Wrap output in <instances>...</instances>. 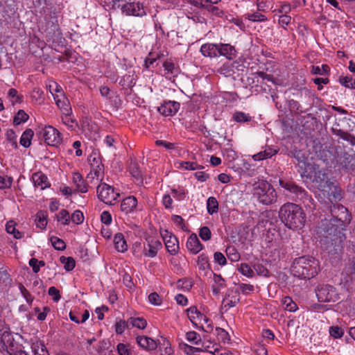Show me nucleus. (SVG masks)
I'll use <instances>...</instances> for the list:
<instances>
[{"label":"nucleus","instance_id":"4468645a","mask_svg":"<svg viewBox=\"0 0 355 355\" xmlns=\"http://www.w3.org/2000/svg\"><path fill=\"white\" fill-rule=\"evenodd\" d=\"M239 302V294L234 291H228V293L222 302V309L225 311L235 306Z\"/></svg>","mask_w":355,"mask_h":355},{"label":"nucleus","instance_id":"f257e3e1","mask_svg":"<svg viewBox=\"0 0 355 355\" xmlns=\"http://www.w3.org/2000/svg\"><path fill=\"white\" fill-rule=\"evenodd\" d=\"M295 157L298 161L299 171L302 178H306L311 180L315 189L314 193L315 197L322 203L332 202L337 197L336 196V188L329 181L327 180L324 173L317 170L314 165L308 162L307 159H301L300 153Z\"/></svg>","mask_w":355,"mask_h":355},{"label":"nucleus","instance_id":"c9c22d12","mask_svg":"<svg viewBox=\"0 0 355 355\" xmlns=\"http://www.w3.org/2000/svg\"><path fill=\"white\" fill-rule=\"evenodd\" d=\"M31 348L35 355H49L45 345L41 342H35L32 344Z\"/></svg>","mask_w":355,"mask_h":355},{"label":"nucleus","instance_id":"680f3d73","mask_svg":"<svg viewBox=\"0 0 355 355\" xmlns=\"http://www.w3.org/2000/svg\"><path fill=\"white\" fill-rule=\"evenodd\" d=\"M199 236L203 241H209L211 236V232L209 227H202L200 229Z\"/></svg>","mask_w":355,"mask_h":355},{"label":"nucleus","instance_id":"09e8293b","mask_svg":"<svg viewBox=\"0 0 355 355\" xmlns=\"http://www.w3.org/2000/svg\"><path fill=\"white\" fill-rule=\"evenodd\" d=\"M128 328H130V324H128V320L127 322L122 320L116 321L115 331L117 334H122L125 330Z\"/></svg>","mask_w":355,"mask_h":355},{"label":"nucleus","instance_id":"b1692460","mask_svg":"<svg viewBox=\"0 0 355 355\" xmlns=\"http://www.w3.org/2000/svg\"><path fill=\"white\" fill-rule=\"evenodd\" d=\"M278 153L277 149L272 148L270 146L266 147L263 150L259 152L252 156L254 161L259 162L271 158Z\"/></svg>","mask_w":355,"mask_h":355},{"label":"nucleus","instance_id":"aec40b11","mask_svg":"<svg viewBox=\"0 0 355 355\" xmlns=\"http://www.w3.org/2000/svg\"><path fill=\"white\" fill-rule=\"evenodd\" d=\"M186 245L188 250L194 254H198L202 249V245L195 234H192L188 238Z\"/></svg>","mask_w":355,"mask_h":355},{"label":"nucleus","instance_id":"052dcab7","mask_svg":"<svg viewBox=\"0 0 355 355\" xmlns=\"http://www.w3.org/2000/svg\"><path fill=\"white\" fill-rule=\"evenodd\" d=\"M116 349L119 355H132L129 346L124 343H119Z\"/></svg>","mask_w":355,"mask_h":355},{"label":"nucleus","instance_id":"8fccbe9b","mask_svg":"<svg viewBox=\"0 0 355 355\" xmlns=\"http://www.w3.org/2000/svg\"><path fill=\"white\" fill-rule=\"evenodd\" d=\"M218 340L223 343H228L230 340V338L227 331L221 328H216Z\"/></svg>","mask_w":355,"mask_h":355},{"label":"nucleus","instance_id":"423d86ee","mask_svg":"<svg viewBox=\"0 0 355 355\" xmlns=\"http://www.w3.org/2000/svg\"><path fill=\"white\" fill-rule=\"evenodd\" d=\"M187 317L193 326L205 331H210L213 329L212 322L209 317L202 313L196 306H191L187 309Z\"/></svg>","mask_w":355,"mask_h":355},{"label":"nucleus","instance_id":"412c9836","mask_svg":"<svg viewBox=\"0 0 355 355\" xmlns=\"http://www.w3.org/2000/svg\"><path fill=\"white\" fill-rule=\"evenodd\" d=\"M200 52L205 57L215 58L218 56V44L206 43L200 47Z\"/></svg>","mask_w":355,"mask_h":355},{"label":"nucleus","instance_id":"2f4dec72","mask_svg":"<svg viewBox=\"0 0 355 355\" xmlns=\"http://www.w3.org/2000/svg\"><path fill=\"white\" fill-rule=\"evenodd\" d=\"M34 132L31 129H26L21 135L20 144L24 148H28L31 144V140Z\"/></svg>","mask_w":355,"mask_h":355},{"label":"nucleus","instance_id":"9d476101","mask_svg":"<svg viewBox=\"0 0 355 355\" xmlns=\"http://www.w3.org/2000/svg\"><path fill=\"white\" fill-rule=\"evenodd\" d=\"M316 295L320 302H336L339 299V295L335 288L330 285H321L316 290Z\"/></svg>","mask_w":355,"mask_h":355},{"label":"nucleus","instance_id":"2eb2a0df","mask_svg":"<svg viewBox=\"0 0 355 355\" xmlns=\"http://www.w3.org/2000/svg\"><path fill=\"white\" fill-rule=\"evenodd\" d=\"M55 104L62 111V114H71L72 110L69 105V100L66 98L64 94H60L58 96H54Z\"/></svg>","mask_w":355,"mask_h":355},{"label":"nucleus","instance_id":"774afa93","mask_svg":"<svg viewBox=\"0 0 355 355\" xmlns=\"http://www.w3.org/2000/svg\"><path fill=\"white\" fill-rule=\"evenodd\" d=\"M48 294L53 297L55 302H58L60 298L59 291L54 286L49 288Z\"/></svg>","mask_w":355,"mask_h":355},{"label":"nucleus","instance_id":"1a4fd4ad","mask_svg":"<svg viewBox=\"0 0 355 355\" xmlns=\"http://www.w3.org/2000/svg\"><path fill=\"white\" fill-rule=\"evenodd\" d=\"M122 14L126 16L143 17L146 15L142 3L132 1L119 5Z\"/></svg>","mask_w":355,"mask_h":355},{"label":"nucleus","instance_id":"ea45409f","mask_svg":"<svg viewBox=\"0 0 355 355\" xmlns=\"http://www.w3.org/2000/svg\"><path fill=\"white\" fill-rule=\"evenodd\" d=\"M207 209L209 214L212 215L218 211V202L216 198L209 197L207 200Z\"/></svg>","mask_w":355,"mask_h":355},{"label":"nucleus","instance_id":"bb28decb","mask_svg":"<svg viewBox=\"0 0 355 355\" xmlns=\"http://www.w3.org/2000/svg\"><path fill=\"white\" fill-rule=\"evenodd\" d=\"M114 244L116 250L119 252H125L128 250L127 243L121 233H117L114 235Z\"/></svg>","mask_w":355,"mask_h":355},{"label":"nucleus","instance_id":"a878e982","mask_svg":"<svg viewBox=\"0 0 355 355\" xmlns=\"http://www.w3.org/2000/svg\"><path fill=\"white\" fill-rule=\"evenodd\" d=\"M159 351L161 355H174L170 341L164 337L159 340Z\"/></svg>","mask_w":355,"mask_h":355},{"label":"nucleus","instance_id":"603ef678","mask_svg":"<svg viewBox=\"0 0 355 355\" xmlns=\"http://www.w3.org/2000/svg\"><path fill=\"white\" fill-rule=\"evenodd\" d=\"M28 117V115L24 110H19L14 118V123L15 125H19L21 123L27 121Z\"/></svg>","mask_w":355,"mask_h":355},{"label":"nucleus","instance_id":"f704fd0d","mask_svg":"<svg viewBox=\"0 0 355 355\" xmlns=\"http://www.w3.org/2000/svg\"><path fill=\"white\" fill-rule=\"evenodd\" d=\"M56 220L63 225H67L71 221V216L66 209H61L56 215Z\"/></svg>","mask_w":355,"mask_h":355},{"label":"nucleus","instance_id":"4c0bfd02","mask_svg":"<svg viewBox=\"0 0 355 355\" xmlns=\"http://www.w3.org/2000/svg\"><path fill=\"white\" fill-rule=\"evenodd\" d=\"M185 338L188 342L193 345H198L202 341L200 335L194 331H188L185 335Z\"/></svg>","mask_w":355,"mask_h":355},{"label":"nucleus","instance_id":"e2e57ef3","mask_svg":"<svg viewBox=\"0 0 355 355\" xmlns=\"http://www.w3.org/2000/svg\"><path fill=\"white\" fill-rule=\"evenodd\" d=\"M340 83L342 85L347 88H352L355 85V80L349 76H344L340 78Z\"/></svg>","mask_w":355,"mask_h":355},{"label":"nucleus","instance_id":"20e7f679","mask_svg":"<svg viewBox=\"0 0 355 355\" xmlns=\"http://www.w3.org/2000/svg\"><path fill=\"white\" fill-rule=\"evenodd\" d=\"M331 213V218H324L322 220V227L329 235L337 232L340 233V231L343 230L346 225L351 221L347 209L343 205L334 206Z\"/></svg>","mask_w":355,"mask_h":355},{"label":"nucleus","instance_id":"a18cd8bd","mask_svg":"<svg viewBox=\"0 0 355 355\" xmlns=\"http://www.w3.org/2000/svg\"><path fill=\"white\" fill-rule=\"evenodd\" d=\"M60 259L67 271H71L74 268L76 262L72 257H61Z\"/></svg>","mask_w":355,"mask_h":355},{"label":"nucleus","instance_id":"69168bd1","mask_svg":"<svg viewBox=\"0 0 355 355\" xmlns=\"http://www.w3.org/2000/svg\"><path fill=\"white\" fill-rule=\"evenodd\" d=\"M148 302L155 306L160 305L162 299L157 293H152L148 295Z\"/></svg>","mask_w":355,"mask_h":355},{"label":"nucleus","instance_id":"a19ab883","mask_svg":"<svg viewBox=\"0 0 355 355\" xmlns=\"http://www.w3.org/2000/svg\"><path fill=\"white\" fill-rule=\"evenodd\" d=\"M279 185L282 188H284L288 191H290L291 192L295 193H298L302 192V189L301 188H300L297 185L293 184L292 182H284V180H280Z\"/></svg>","mask_w":355,"mask_h":355},{"label":"nucleus","instance_id":"c03bdc74","mask_svg":"<svg viewBox=\"0 0 355 355\" xmlns=\"http://www.w3.org/2000/svg\"><path fill=\"white\" fill-rule=\"evenodd\" d=\"M180 348L187 355H196V353L203 351L202 348L191 347L186 343L180 344Z\"/></svg>","mask_w":355,"mask_h":355},{"label":"nucleus","instance_id":"0eeeda50","mask_svg":"<svg viewBox=\"0 0 355 355\" xmlns=\"http://www.w3.org/2000/svg\"><path fill=\"white\" fill-rule=\"evenodd\" d=\"M97 193L98 198L104 203L107 205L114 204L119 196V193L114 189L105 184H100L97 187Z\"/></svg>","mask_w":355,"mask_h":355},{"label":"nucleus","instance_id":"49530a36","mask_svg":"<svg viewBox=\"0 0 355 355\" xmlns=\"http://www.w3.org/2000/svg\"><path fill=\"white\" fill-rule=\"evenodd\" d=\"M245 18L248 19L250 21L253 22H261V21H265L267 20V18L265 15L259 13V12H256L252 14H246Z\"/></svg>","mask_w":355,"mask_h":355},{"label":"nucleus","instance_id":"4be33fe9","mask_svg":"<svg viewBox=\"0 0 355 355\" xmlns=\"http://www.w3.org/2000/svg\"><path fill=\"white\" fill-rule=\"evenodd\" d=\"M226 287V284L225 279L220 275L217 274H214L213 275V283L211 284V292L214 295H219L221 290L224 289Z\"/></svg>","mask_w":355,"mask_h":355},{"label":"nucleus","instance_id":"cd10ccee","mask_svg":"<svg viewBox=\"0 0 355 355\" xmlns=\"http://www.w3.org/2000/svg\"><path fill=\"white\" fill-rule=\"evenodd\" d=\"M163 67L164 69V75L169 79L172 77L177 76L179 73V69L171 62H165L163 64Z\"/></svg>","mask_w":355,"mask_h":355},{"label":"nucleus","instance_id":"bf43d9fd","mask_svg":"<svg viewBox=\"0 0 355 355\" xmlns=\"http://www.w3.org/2000/svg\"><path fill=\"white\" fill-rule=\"evenodd\" d=\"M12 178L7 175H0V189H8L12 185Z\"/></svg>","mask_w":355,"mask_h":355},{"label":"nucleus","instance_id":"f8f14e48","mask_svg":"<svg viewBox=\"0 0 355 355\" xmlns=\"http://www.w3.org/2000/svg\"><path fill=\"white\" fill-rule=\"evenodd\" d=\"M166 248L171 254H176L179 250V243L177 238L167 230L161 232Z\"/></svg>","mask_w":355,"mask_h":355},{"label":"nucleus","instance_id":"e433bc0d","mask_svg":"<svg viewBox=\"0 0 355 355\" xmlns=\"http://www.w3.org/2000/svg\"><path fill=\"white\" fill-rule=\"evenodd\" d=\"M171 196L176 200L182 201L187 198V191L182 187L172 189Z\"/></svg>","mask_w":355,"mask_h":355},{"label":"nucleus","instance_id":"0e129e2a","mask_svg":"<svg viewBox=\"0 0 355 355\" xmlns=\"http://www.w3.org/2000/svg\"><path fill=\"white\" fill-rule=\"evenodd\" d=\"M214 259L216 263L221 266L226 265L227 259L224 254L220 252H216L214 254Z\"/></svg>","mask_w":355,"mask_h":355},{"label":"nucleus","instance_id":"5701e85b","mask_svg":"<svg viewBox=\"0 0 355 355\" xmlns=\"http://www.w3.org/2000/svg\"><path fill=\"white\" fill-rule=\"evenodd\" d=\"M137 205V198L134 196H129L121 202V210L125 214L131 213L136 209Z\"/></svg>","mask_w":355,"mask_h":355},{"label":"nucleus","instance_id":"7ed1b4c3","mask_svg":"<svg viewBox=\"0 0 355 355\" xmlns=\"http://www.w3.org/2000/svg\"><path fill=\"white\" fill-rule=\"evenodd\" d=\"M279 217L284 225L291 230H301L305 225L306 214L299 205L286 203L279 210Z\"/></svg>","mask_w":355,"mask_h":355},{"label":"nucleus","instance_id":"f3484780","mask_svg":"<svg viewBox=\"0 0 355 355\" xmlns=\"http://www.w3.org/2000/svg\"><path fill=\"white\" fill-rule=\"evenodd\" d=\"M236 51L230 44H218V56H224L228 60H233L236 57Z\"/></svg>","mask_w":355,"mask_h":355},{"label":"nucleus","instance_id":"864d4df0","mask_svg":"<svg viewBox=\"0 0 355 355\" xmlns=\"http://www.w3.org/2000/svg\"><path fill=\"white\" fill-rule=\"evenodd\" d=\"M329 71V67L326 64H323L321 67L313 66L311 69L312 73L315 75H324L328 73Z\"/></svg>","mask_w":355,"mask_h":355},{"label":"nucleus","instance_id":"6e6552de","mask_svg":"<svg viewBox=\"0 0 355 355\" xmlns=\"http://www.w3.org/2000/svg\"><path fill=\"white\" fill-rule=\"evenodd\" d=\"M46 144L51 146H58L62 141L61 133L51 125H46L40 132Z\"/></svg>","mask_w":355,"mask_h":355},{"label":"nucleus","instance_id":"13d9d810","mask_svg":"<svg viewBox=\"0 0 355 355\" xmlns=\"http://www.w3.org/2000/svg\"><path fill=\"white\" fill-rule=\"evenodd\" d=\"M329 334L334 338H340L344 334V331L341 327L334 326L329 328Z\"/></svg>","mask_w":355,"mask_h":355},{"label":"nucleus","instance_id":"c85d7f7f","mask_svg":"<svg viewBox=\"0 0 355 355\" xmlns=\"http://www.w3.org/2000/svg\"><path fill=\"white\" fill-rule=\"evenodd\" d=\"M197 266L200 272L207 275L210 270L208 257L205 254L200 255L198 257Z\"/></svg>","mask_w":355,"mask_h":355},{"label":"nucleus","instance_id":"c756f323","mask_svg":"<svg viewBox=\"0 0 355 355\" xmlns=\"http://www.w3.org/2000/svg\"><path fill=\"white\" fill-rule=\"evenodd\" d=\"M174 166L178 169L194 171L199 168V166L196 162H184L178 160L174 162Z\"/></svg>","mask_w":355,"mask_h":355},{"label":"nucleus","instance_id":"6ab92c4d","mask_svg":"<svg viewBox=\"0 0 355 355\" xmlns=\"http://www.w3.org/2000/svg\"><path fill=\"white\" fill-rule=\"evenodd\" d=\"M104 176V166H96V168H91L90 172L87 175V179L91 183L94 184L101 182Z\"/></svg>","mask_w":355,"mask_h":355},{"label":"nucleus","instance_id":"ddd939ff","mask_svg":"<svg viewBox=\"0 0 355 355\" xmlns=\"http://www.w3.org/2000/svg\"><path fill=\"white\" fill-rule=\"evenodd\" d=\"M180 109V103L176 101L164 102L158 107V111L164 116H173Z\"/></svg>","mask_w":355,"mask_h":355},{"label":"nucleus","instance_id":"58836bf2","mask_svg":"<svg viewBox=\"0 0 355 355\" xmlns=\"http://www.w3.org/2000/svg\"><path fill=\"white\" fill-rule=\"evenodd\" d=\"M15 225V223L12 220L8 221L6 223V230L8 234H12L15 239H19L22 237V233L16 230Z\"/></svg>","mask_w":355,"mask_h":355},{"label":"nucleus","instance_id":"7c9ffc66","mask_svg":"<svg viewBox=\"0 0 355 355\" xmlns=\"http://www.w3.org/2000/svg\"><path fill=\"white\" fill-rule=\"evenodd\" d=\"M128 324L130 328L144 329L147 326V321L144 318L131 317L128 319Z\"/></svg>","mask_w":355,"mask_h":355},{"label":"nucleus","instance_id":"f03ea898","mask_svg":"<svg viewBox=\"0 0 355 355\" xmlns=\"http://www.w3.org/2000/svg\"><path fill=\"white\" fill-rule=\"evenodd\" d=\"M320 271V262L311 256H302L296 258L291 266L293 276L301 279H311Z\"/></svg>","mask_w":355,"mask_h":355},{"label":"nucleus","instance_id":"338daca9","mask_svg":"<svg viewBox=\"0 0 355 355\" xmlns=\"http://www.w3.org/2000/svg\"><path fill=\"white\" fill-rule=\"evenodd\" d=\"M129 170L132 175L136 179L139 180L141 178V173L136 164L131 163Z\"/></svg>","mask_w":355,"mask_h":355},{"label":"nucleus","instance_id":"6e6d98bb","mask_svg":"<svg viewBox=\"0 0 355 355\" xmlns=\"http://www.w3.org/2000/svg\"><path fill=\"white\" fill-rule=\"evenodd\" d=\"M233 119L234 121H236L238 123H242V122H247L249 121L251 119V117L242 112H236L233 114Z\"/></svg>","mask_w":355,"mask_h":355},{"label":"nucleus","instance_id":"5fc2aeb1","mask_svg":"<svg viewBox=\"0 0 355 355\" xmlns=\"http://www.w3.org/2000/svg\"><path fill=\"white\" fill-rule=\"evenodd\" d=\"M239 271L248 277H252L254 275L253 270L246 263H241L239 267Z\"/></svg>","mask_w":355,"mask_h":355},{"label":"nucleus","instance_id":"de8ad7c7","mask_svg":"<svg viewBox=\"0 0 355 355\" xmlns=\"http://www.w3.org/2000/svg\"><path fill=\"white\" fill-rule=\"evenodd\" d=\"M50 241L55 250H64L66 248V244L64 241L57 236H51Z\"/></svg>","mask_w":355,"mask_h":355},{"label":"nucleus","instance_id":"a211bd4d","mask_svg":"<svg viewBox=\"0 0 355 355\" xmlns=\"http://www.w3.org/2000/svg\"><path fill=\"white\" fill-rule=\"evenodd\" d=\"M136 340L139 346L146 350H154L158 346L155 340L148 336H139Z\"/></svg>","mask_w":355,"mask_h":355},{"label":"nucleus","instance_id":"39448f33","mask_svg":"<svg viewBox=\"0 0 355 355\" xmlns=\"http://www.w3.org/2000/svg\"><path fill=\"white\" fill-rule=\"evenodd\" d=\"M252 193L263 205H271L277 201V193L273 187L264 180H258L252 184Z\"/></svg>","mask_w":355,"mask_h":355},{"label":"nucleus","instance_id":"79ce46f5","mask_svg":"<svg viewBox=\"0 0 355 355\" xmlns=\"http://www.w3.org/2000/svg\"><path fill=\"white\" fill-rule=\"evenodd\" d=\"M71 114H62V123L68 128V129L73 130L77 126L76 122L71 117Z\"/></svg>","mask_w":355,"mask_h":355},{"label":"nucleus","instance_id":"3c124183","mask_svg":"<svg viewBox=\"0 0 355 355\" xmlns=\"http://www.w3.org/2000/svg\"><path fill=\"white\" fill-rule=\"evenodd\" d=\"M88 161L90 164L91 168H96V166H103L100 156L96 153H93L89 157Z\"/></svg>","mask_w":355,"mask_h":355},{"label":"nucleus","instance_id":"4d7b16f0","mask_svg":"<svg viewBox=\"0 0 355 355\" xmlns=\"http://www.w3.org/2000/svg\"><path fill=\"white\" fill-rule=\"evenodd\" d=\"M71 220L77 225H80L84 221V216L81 211L76 210L71 216Z\"/></svg>","mask_w":355,"mask_h":355},{"label":"nucleus","instance_id":"9b49d317","mask_svg":"<svg viewBox=\"0 0 355 355\" xmlns=\"http://www.w3.org/2000/svg\"><path fill=\"white\" fill-rule=\"evenodd\" d=\"M161 248L162 243L159 240L153 237H148L144 243L142 254L147 257L153 258L157 255Z\"/></svg>","mask_w":355,"mask_h":355},{"label":"nucleus","instance_id":"dca6fc26","mask_svg":"<svg viewBox=\"0 0 355 355\" xmlns=\"http://www.w3.org/2000/svg\"><path fill=\"white\" fill-rule=\"evenodd\" d=\"M33 183L36 188L43 190L50 186L47 177L41 172L35 173L32 175Z\"/></svg>","mask_w":355,"mask_h":355},{"label":"nucleus","instance_id":"37998d69","mask_svg":"<svg viewBox=\"0 0 355 355\" xmlns=\"http://www.w3.org/2000/svg\"><path fill=\"white\" fill-rule=\"evenodd\" d=\"M226 255L232 261H238L240 259V254L233 246H229L226 248Z\"/></svg>","mask_w":355,"mask_h":355},{"label":"nucleus","instance_id":"473e14b6","mask_svg":"<svg viewBox=\"0 0 355 355\" xmlns=\"http://www.w3.org/2000/svg\"><path fill=\"white\" fill-rule=\"evenodd\" d=\"M35 223L37 227L44 230L47 225V214L45 211H39L36 215Z\"/></svg>","mask_w":355,"mask_h":355},{"label":"nucleus","instance_id":"72a5a7b5","mask_svg":"<svg viewBox=\"0 0 355 355\" xmlns=\"http://www.w3.org/2000/svg\"><path fill=\"white\" fill-rule=\"evenodd\" d=\"M282 304L285 310L290 312H295L297 310V306L295 302L288 296L282 299Z\"/></svg>","mask_w":355,"mask_h":355},{"label":"nucleus","instance_id":"393cba45","mask_svg":"<svg viewBox=\"0 0 355 355\" xmlns=\"http://www.w3.org/2000/svg\"><path fill=\"white\" fill-rule=\"evenodd\" d=\"M72 182L78 191L81 193L87 192V187L83 176L79 173H73L72 175Z\"/></svg>","mask_w":355,"mask_h":355}]
</instances>
